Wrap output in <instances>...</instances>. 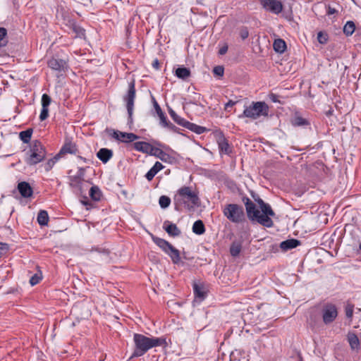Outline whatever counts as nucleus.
I'll return each mask as SVG.
<instances>
[{"label":"nucleus","mask_w":361,"mask_h":361,"mask_svg":"<svg viewBox=\"0 0 361 361\" xmlns=\"http://www.w3.org/2000/svg\"><path fill=\"white\" fill-rule=\"evenodd\" d=\"M173 204L175 209L178 212H181L183 209L192 211L195 207H200V200L198 193L191 187L183 186L174 195Z\"/></svg>","instance_id":"nucleus-1"},{"label":"nucleus","mask_w":361,"mask_h":361,"mask_svg":"<svg viewBox=\"0 0 361 361\" xmlns=\"http://www.w3.org/2000/svg\"><path fill=\"white\" fill-rule=\"evenodd\" d=\"M135 349L132 357L144 355L149 349L166 345V338L162 337H147L142 334H135L133 336Z\"/></svg>","instance_id":"nucleus-2"},{"label":"nucleus","mask_w":361,"mask_h":361,"mask_svg":"<svg viewBox=\"0 0 361 361\" xmlns=\"http://www.w3.org/2000/svg\"><path fill=\"white\" fill-rule=\"evenodd\" d=\"M269 114V106L264 102H252L249 106H245L239 118H249L253 120L260 116H267Z\"/></svg>","instance_id":"nucleus-3"},{"label":"nucleus","mask_w":361,"mask_h":361,"mask_svg":"<svg viewBox=\"0 0 361 361\" xmlns=\"http://www.w3.org/2000/svg\"><path fill=\"white\" fill-rule=\"evenodd\" d=\"M28 153L29 154L25 161L29 166L36 165L42 161L47 154L45 147L39 140L32 142Z\"/></svg>","instance_id":"nucleus-4"},{"label":"nucleus","mask_w":361,"mask_h":361,"mask_svg":"<svg viewBox=\"0 0 361 361\" xmlns=\"http://www.w3.org/2000/svg\"><path fill=\"white\" fill-rule=\"evenodd\" d=\"M224 215L230 221L240 224L245 221V213L242 206L237 204H228L223 209Z\"/></svg>","instance_id":"nucleus-5"},{"label":"nucleus","mask_w":361,"mask_h":361,"mask_svg":"<svg viewBox=\"0 0 361 361\" xmlns=\"http://www.w3.org/2000/svg\"><path fill=\"white\" fill-rule=\"evenodd\" d=\"M154 243L159 246L166 254H167L174 264H178L180 261V252L167 240L158 237H153Z\"/></svg>","instance_id":"nucleus-6"},{"label":"nucleus","mask_w":361,"mask_h":361,"mask_svg":"<svg viewBox=\"0 0 361 361\" xmlns=\"http://www.w3.org/2000/svg\"><path fill=\"white\" fill-rule=\"evenodd\" d=\"M135 81L133 80L128 84V90L126 94L123 97V100L126 103V109L128 114V123H133V114L134 109V101L135 98Z\"/></svg>","instance_id":"nucleus-7"},{"label":"nucleus","mask_w":361,"mask_h":361,"mask_svg":"<svg viewBox=\"0 0 361 361\" xmlns=\"http://www.w3.org/2000/svg\"><path fill=\"white\" fill-rule=\"evenodd\" d=\"M262 214L259 212L258 215L257 223L265 226L267 228H271L274 226V222L271 219V216H274L275 213L271 209V206L266 203L261 208Z\"/></svg>","instance_id":"nucleus-8"},{"label":"nucleus","mask_w":361,"mask_h":361,"mask_svg":"<svg viewBox=\"0 0 361 361\" xmlns=\"http://www.w3.org/2000/svg\"><path fill=\"white\" fill-rule=\"evenodd\" d=\"M322 320L325 324L332 323L338 316L336 306L331 303H326L322 310Z\"/></svg>","instance_id":"nucleus-9"},{"label":"nucleus","mask_w":361,"mask_h":361,"mask_svg":"<svg viewBox=\"0 0 361 361\" xmlns=\"http://www.w3.org/2000/svg\"><path fill=\"white\" fill-rule=\"evenodd\" d=\"M69 185L76 194L82 195L85 190L89 182L76 176L68 177Z\"/></svg>","instance_id":"nucleus-10"},{"label":"nucleus","mask_w":361,"mask_h":361,"mask_svg":"<svg viewBox=\"0 0 361 361\" xmlns=\"http://www.w3.org/2000/svg\"><path fill=\"white\" fill-rule=\"evenodd\" d=\"M261 6L266 11L274 14H279L283 10V4L278 0H260Z\"/></svg>","instance_id":"nucleus-11"},{"label":"nucleus","mask_w":361,"mask_h":361,"mask_svg":"<svg viewBox=\"0 0 361 361\" xmlns=\"http://www.w3.org/2000/svg\"><path fill=\"white\" fill-rule=\"evenodd\" d=\"M47 66L51 69L58 72H65L68 68L67 61L57 55L48 60Z\"/></svg>","instance_id":"nucleus-12"},{"label":"nucleus","mask_w":361,"mask_h":361,"mask_svg":"<svg viewBox=\"0 0 361 361\" xmlns=\"http://www.w3.org/2000/svg\"><path fill=\"white\" fill-rule=\"evenodd\" d=\"M51 102V97L47 94H44L42 96L41 103H42V110L39 115L40 121L46 120L49 116V106L50 105Z\"/></svg>","instance_id":"nucleus-13"},{"label":"nucleus","mask_w":361,"mask_h":361,"mask_svg":"<svg viewBox=\"0 0 361 361\" xmlns=\"http://www.w3.org/2000/svg\"><path fill=\"white\" fill-rule=\"evenodd\" d=\"M113 137L121 142H133L138 139V136L133 133H123L120 131H114Z\"/></svg>","instance_id":"nucleus-14"},{"label":"nucleus","mask_w":361,"mask_h":361,"mask_svg":"<svg viewBox=\"0 0 361 361\" xmlns=\"http://www.w3.org/2000/svg\"><path fill=\"white\" fill-rule=\"evenodd\" d=\"M217 143L219 149V152L221 153H224L225 154H230L232 152L231 147L228 144V140L225 138L224 135H220L217 138Z\"/></svg>","instance_id":"nucleus-15"},{"label":"nucleus","mask_w":361,"mask_h":361,"mask_svg":"<svg viewBox=\"0 0 361 361\" xmlns=\"http://www.w3.org/2000/svg\"><path fill=\"white\" fill-rule=\"evenodd\" d=\"M163 228L169 235L173 237L178 236L181 233L178 226L169 221H165L164 222Z\"/></svg>","instance_id":"nucleus-16"},{"label":"nucleus","mask_w":361,"mask_h":361,"mask_svg":"<svg viewBox=\"0 0 361 361\" xmlns=\"http://www.w3.org/2000/svg\"><path fill=\"white\" fill-rule=\"evenodd\" d=\"M18 190L21 196L25 198L31 197L33 193V190L30 185L25 181H23L18 183Z\"/></svg>","instance_id":"nucleus-17"},{"label":"nucleus","mask_w":361,"mask_h":361,"mask_svg":"<svg viewBox=\"0 0 361 361\" xmlns=\"http://www.w3.org/2000/svg\"><path fill=\"white\" fill-rule=\"evenodd\" d=\"M247 215L251 221H258V215H259V210L257 209L256 205L252 202L251 203L245 205Z\"/></svg>","instance_id":"nucleus-18"},{"label":"nucleus","mask_w":361,"mask_h":361,"mask_svg":"<svg viewBox=\"0 0 361 361\" xmlns=\"http://www.w3.org/2000/svg\"><path fill=\"white\" fill-rule=\"evenodd\" d=\"M134 148L138 152L149 153L151 154L154 147L148 142L140 141L134 143Z\"/></svg>","instance_id":"nucleus-19"},{"label":"nucleus","mask_w":361,"mask_h":361,"mask_svg":"<svg viewBox=\"0 0 361 361\" xmlns=\"http://www.w3.org/2000/svg\"><path fill=\"white\" fill-rule=\"evenodd\" d=\"M300 245V240H298L297 239H294V238H290V239H288L286 240L282 241L280 243V247L283 251H288L289 250L297 247Z\"/></svg>","instance_id":"nucleus-20"},{"label":"nucleus","mask_w":361,"mask_h":361,"mask_svg":"<svg viewBox=\"0 0 361 361\" xmlns=\"http://www.w3.org/2000/svg\"><path fill=\"white\" fill-rule=\"evenodd\" d=\"M151 154L159 158L162 161L168 163H171L173 159V157L171 155L164 152L162 149L154 147Z\"/></svg>","instance_id":"nucleus-21"},{"label":"nucleus","mask_w":361,"mask_h":361,"mask_svg":"<svg viewBox=\"0 0 361 361\" xmlns=\"http://www.w3.org/2000/svg\"><path fill=\"white\" fill-rule=\"evenodd\" d=\"M78 152L77 147L75 144L73 143L72 142H66L61 149L59 151V153L58 154L59 156L61 154H76Z\"/></svg>","instance_id":"nucleus-22"},{"label":"nucleus","mask_w":361,"mask_h":361,"mask_svg":"<svg viewBox=\"0 0 361 361\" xmlns=\"http://www.w3.org/2000/svg\"><path fill=\"white\" fill-rule=\"evenodd\" d=\"M112 156V150L107 148H102L97 153V158L104 164L108 162Z\"/></svg>","instance_id":"nucleus-23"},{"label":"nucleus","mask_w":361,"mask_h":361,"mask_svg":"<svg viewBox=\"0 0 361 361\" xmlns=\"http://www.w3.org/2000/svg\"><path fill=\"white\" fill-rule=\"evenodd\" d=\"M164 169V166L159 161H156L154 165L147 171L145 174V178L147 180H152L156 174Z\"/></svg>","instance_id":"nucleus-24"},{"label":"nucleus","mask_w":361,"mask_h":361,"mask_svg":"<svg viewBox=\"0 0 361 361\" xmlns=\"http://www.w3.org/2000/svg\"><path fill=\"white\" fill-rule=\"evenodd\" d=\"M193 291L195 298H199L200 300H203L207 295V293L204 290V288L201 283H193Z\"/></svg>","instance_id":"nucleus-25"},{"label":"nucleus","mask_w":361,"mask_h":361,"mask_svg":"<svg viewBox=\"0 0 361 361\" xmlns=\"http://www.w3.org/2000/svg\"><path fill=\"white\" fill-rule=\"evenodd\" d=\"M169 113L171 118L176 122L178 125L181 126L184 128L186 127L188 121L178 116L172 109H169Z\"/></svg>","instance_id":"nucleus-26"},{"label":"nucleus","mask_w":361,"mask_h":361,"mask_svg":"<svg viewBox=\"0 0 361 361\" xmlns=\"http://www.w3.org/2000/svg\"><path fill=\"white\" fill-rule=\"evenodd\" d=\"M185 128L191 130L192 132L195 133L197 135H200L208 131V129L207 128L198 126L193 123H190V121H188V123H187Z\"/></svg>","instance_id":"nucleus-27"},{"label":"nucleus","mask_w":361,"mask_h":361,"mask_svg":"<svg viewBox=\"0 0 361 361\" xmlns=\"http://www.w3.org/2000/svg\"><path fill=\"white\" fill-rule=\"evenodd\" d=\"M190 71L189 68L185 67H178L176 70L175 75L177 78L182 79V80H186L190 76Z\"/></svg>","instance_id":"nucleus-28"},{"label":"nucleus","mask_w":361,"mask_h":361,"mask_svg":"<svg viewBox=\"0 0 361 361\" xmlns=\"http://www.w3.org/2000/svg\"><path fill=\"white\" fill-rule=\"evenodd\" d=\"M153 104H154V109H155L158 116L159 117L160 125L162 126L164 123H166V121H168L167 117L166 116L165 114L163 112L160 106L159 105V104L157 103V102L155 100L154 98H153Z\"/></svg>","instance_id":"nucleus-29"},{"label":"nucleus","mask_w":361,"mask_h":361,"mask_svg":"<svg viewBox=\"0 0 361 361\" xmlns=\"http://www.w3.org/2000/svg\"><path fill=\"white\" fill-rule=\"evenodd\" d=\"M89 195L92 200L99 201L101 200L102 193L98 186L93 185L90 189Z\"/></svg>","instance_id":"nucleus-30"},{"label":"nucleus","mask_w":361,"mask_h":361,"mask_svg":"<svg viewBox=\"0 0 361 361\" xmlns=\"http://www.w3.org/2000/svg\"><path fill=\"white\" fill-rule=\"evenodd\" d=\"M348 341L351 349L357 350L360 348V341L356 334L353 333L348 334Z\"/></svg>","instance_id":"nucleus-31"},{"label":"nucleus","mask_w":361,"mask_h":361,"mask_svg":"<svg viewBox=\"0 0 361 361\" xmlns=\"http://www.w3.org/2000/svg\"><path fill=\"white\" fill-rule=\"evenodd\" d=\"M192 232L197 235H202L205 232L204 225L201 220H197L195 221L192 225Z\"/></svg>","instance_id":"nucleus-32"},{"label":"nucleus","mask_w":361,"mask_h":361,"mask_svg":"<svg viewBox=\"0 0 361 361\" xmlns=\"http://www.w3.org/2000/svg\"><path fill=\"white\" fill-rule=\"evenodd\" d=\"M49 221V215L47 211L40 210L37 214V222L40 226H47Z\"/></svg>","instance_id":"nucleus-33"},{"label":"nucleus","mask_w":361,"mask_h":361,"mask_svg":"<svg viewBox=\"0 0 361 361\" xmlns=\"http://www.w3.org/2000/svg\"><path fill=\"white\" fill-rule=\"evenodd\" d=\"M273 47L275 51L283 53L286 48V44L284 40L281 39H277L274 40Z\"/></svg>","instance_id":"nucleus-34"},{"label":"nucleus","mask_w":361,"mask_h":361,"mask_svg":"<svg viewBox=\"0 0 361 361\" xmlns=\"http://www.w3.org/2000/svg\"><path fill=\"white\" fill-rule=\"evenodd\" d=\"M291 123L294 126H305L310 124L309 121L307 119L298 115L295 116L293 118Z\"/></svg>","instance_id":"nucleus-35"},{"label":"nucleus","mask_w":361,"mask_h":361,"mask_svg":"<svg viewBox=\"0 0 361 361\" xmlns=\"http://www.w3.org/2000/svg\"><path fill=\"white\" fill-rule=\"evenodd\" d=\"M355 23L349 20L348 21L343 27V32L347 36H350L355 32Z\"/></svg>","instance_id":"nucleus-36"},{"label":"nucleus","mask_w":361,"mask_h":361,"mask_svg":"<svg viewBox=\"0 0 361 361\" xmlns=\"http://www.w3.org/2000/svg\"><path fill=\"white\" fill-rule=\"evenodd\" d=\"M32 134V129H27L26 130L21 131L19 134L20 140L24 143H28L31 139Z\"/></svg>","instance_id":"nucleus-37"},{"label":"nucleus","mask_w":361,"mask_h":361,"mask_svg":"<svg viewBox=\"0 0 361 361\" xmlns=\"http://www.w3.org/2000/svg\"><path fill=\"white\" fill-rule=\"evenodd\" d=\"M72 30L73 32L75 34V37H84L85 35V30L80 25L76 23H73Z\"/></svg>","instance_id":"nucleus-38"},{"label":"nucleus","mask_w":361,"mask_h":361,"mask_svg":"<svg viewBox=\"0 0 361 361\" xmlns=\"http://www.w3.org/2000/svg\"><path fill=\"white\" fill-rule=\"evenodd\" d=\"M241 245L239 243L234 242L230 247V253L233 257H237L241 251Z\"/></svg>","instance_id":"nucleus-39"},{"label":"nucleus","mask_w":361,"mask_h":361,"mask_svg":"<svg viewBox=\"0 0 361 361\" xmlns=\"http://www.w3.org/2000/svg\"><path fill=\"white\" fill-rule=\"evenodd\" d=\"M7 43V30L4 27H0V47H5Z\"/></svg>","instance_id":"nucleus-40"},{"label":"nucleus","mask_w":361,"mask_h":361,"mask_svg":"<svg viewBox=\"0 0 361 361\" xmlns=\"http://www.w3.org/2000/svg\"><path fill=\"white\" fill-rule=\"evenodd\" d=\"M171 202L170 197L166 195H161L159 200V204L162 209L169 207Z\"/></svg>","instance_id":"nucleus-41"},{"label":"nucleus","mask_w":361,"mask_h":361,"mask_svg":"<svg viewBox=\"0 0 361 361\" xmlns=\"http://www.w3.org/2000/svg\"><path fill=\"white\" fill-rule=\"evenodd\" d=\"M329 39L328 34L324 31H319L317 33V40L321 44H325Z\"/></svg>","instance_id":"nucleus-42"},{"label":"nucleus","mask_w":361,"mask_h":361,"mask_svg":"<svg viewBox=\"0 0 361 361\" xmlns=\"http://www.w3.org/2000/svg\"><path fill=\"white\" fill-rule=\"evenodd\" d=\"M59 157L60 156L59 154H57L53 159H50L48 160V161L44 165V169L47 171H49L53 167V166L55 164V163L59 159Z\"/></svg>","instance_id":"nucleus-43"},{"label":"nucleus","mask_w":361,"mask_h":361,"mask_svg":"<svg viewBox=\"0 0 361 361\" xmlns=\"http://www.w3.org/2000/svg\"><path fill=\"white\" fill-rule=\"evenodd\" d=\"M161 126L164 128H167L174 133H180V129L169 121H166V123H164Z\"/></svg>","instance_id":"nucleus-44"},{"label":"nucleus","mask_w":361,"mask_h":361,"mask_svg":"<svg viewBox=\"0 0 361 361\" xmlns=\"http://www.w3.org/2000/svg\"><path fill=\"white\" fill-rule=\"evenodd\" d=\"M354 306L353 305H347L345 308V315L347 318L351 319L353 315Z\"/></svg>","instance_id":"nucleus-45"},{"label":"nucleus","mask_w":361,"mask_h":361,"mask_svg":"<svg viewBox=\"0 0 361 361\" xmlns=\"http://www.w3.org/2000/svg\"><path fill=\"white\" fill-rule=\"evenodd\" d=\"M213 73L215 75L223 76L224 73V68L221 66H215L213 69Z\"/></svg>","instance_id":"nucleus-46"},{"label":"nucleus","mask_w":361,"mask_h":361,"mask_svg":"<svg viewBox=\"0 0 361 361\" xmlns=\"http://www.w3.org/2000/svg\"><path fill=\"white\" fill-rule=\"evenodd\" d=\"M42 279V277L38 274H34L30 279V283L31 286H35L39 283L40 280Z\"/></svg>","instance_id":"nucleus-47"},{"label":"nucleus","mask_w":361,"mask_h":361,"mask_svg":"<svg viewBox=\"0 0 361 361\" xmlns=\"http://www.w3.org/2000/svg\"><path fill=\"white\" fill-rule=\"evenodd\" d=\"M239 35H240V37L242 38V39L244 40V39H247L249 36L248 29L246 27H243L240 30Z\"/></svg>","instance_id":"nucleus-48"},{"label":"nucleus","mask_w":361,"mask_h":361,"mask_svg":"<svg viewBox=\"0 0 361 361\" xmlns=\"http://www.w3.org/2000/svg\"><path fill=\"white\" fill-rule=\"evenodd\" d=\"M8 248L7 243H0V258L7 252Z\"/></svg>","instance_id":"nucleus-49"},{"label":"nucleus","mask_w":361,"mask_h":361,"mask_svg":"<svg viewBox=\"0 0 361 361\" xmlns=\"http://www.w3.org/2000/svg\"><path fill=\"white\" fill-rule=\"evenodd\" d=\"M85 169L83 167H79L78 170L75 176L85 179Z\"/></svg>","instance_id":"nucleus-50"},{"label":"nucleus","mask_w":361,"mask_h":361,"mask_svg":"<svg viewBox=\"0 0 361 361\" xmlns=\"http://www.w3.org/2000/svg\"><path fill=\"white\" fill-rule=\"evenodd\" d=\"M337 13L338 11L336 8L331 7V6H328L326 8V15L331 16Z\"/></svg>","instance_id":"nucleus-51"},{"label":"nucleus","mask_w":361,"mask_h":361,"mask_svg":"<svg viewBox=\"0 0 361 361\" xmlns=\"http://www.w3.org/2000/svg\"><path fill=\"white\" fill-rule=\"evenodd\" d=\"M269 97L270 99V100L274 102V103H280V101L278 99V97L279 96L276 94H274V93H271L269 95Z\"/></svg>","instance_id":"nucleus-52"},{"label":"nucleus","mask_w":361,"mask_h":361,"mask_svg":"<svg viewBox=\"0 0 361 361\" xmlns=\"http://www.w3.org/2000/svg\"><path fill=\"white\" fill-rule=\"evenodd\" d=\"M228 45L225 44L224 46H222L219 50V55H224L227 51H228Z\"/></svg>","instance_id":"nucleus-53"},{"label":"nucleus","mask_w":361,"mask_h":361,"mask_svg":"<svg viewBox=\"0 0 361 361\" xmlns=\"http://www.w3.org/2000/svg\"><path fill=\"white\" fill-rule=\"evenodd\" d=\"M237 103V102H234L233 100H229L226 104H225V107H224V109L226 111L228 110V109L229 107H232L235 104Z\"/></svg>","instance_id":"nucleus-54"},{"label":"nucleus","mask_w":361,"mask_h":361,"mask_svg":"<svg viewBox=\"0 0 361 361\" xmlns=\"http://www.w3.org/2000/svg\"><path fill=\"white\" fill-rule=\"evenodd\" d=\"M152 67L156 69V70H159V68H160V64H159V61L157 59H155L153 61H152Z\"/></svg>","instance_id":"nucleus-55"},{"label":"nucleus","mask_w":361,"mask_h":361,"mask_svg":"<svg viewBox=\"0 0 361 361\" xmlns=\"http://www.w3.org/2000/svg\"><path fill=\"white\" fill-rule=\"evenodd\" d=\"M242 201L245 204V206L252 202L250 198L246 196L243 197Z\"/></svg>","instance_id":"nucleus-56"},{"label":"nucleus","mask_w":361,"mask_h":361,"mask_svg":"<svg viewBox=\"0 0 361 361\" xmlns=\"http://www.w3.org/2000/svg\"><path fill=\"white\" fill-rule=\"evenodd\" d=\"M99 251L105 257H108L109 254V251L108 250H99Z\"/></svg>","instance_id":"nucleus-57"},{"label":"nucleus","mask_w":361,"mask_h":361,"mask_svg":"<svg viewBox=\"0 0 361 361\" xmlns=\"http://www.w3.org/2000/svg\"><path fill=\"white\" fill-rule=\"evenodd\" d=\"M256 201L257 202L258 204L259 205L260 209L262 208V207L264 206V204H266L261 198H258L257 200H256Z\"/></svg>","instance_id":"nucleus-58"},{"label":"nucleus","mask_w":361,"mask_h":361,"mask_svg":"<svg viewBox=\"0 0 361 361\" xmlns=\"http://www.w3.org/2000/svg\"><path fill=\"white\" fill-rule=\"evenodd\" d=\"M78 158H79L80 160H82L84 162H85V161H86V159H85V158H84V157H82L79 156V157H78Z\"/></svg>","instance_id":"nucleus-59"},{"label":"nucleus","mask_w":361,"mask_h":361,"mask_svg":"<svg viewBox=\"0 0 361 361\" xmlns=\"http://www.w3.org/2000/svg\"><path fill=\"white\" fill-rule=\"evenodd\" d=\"M358 252H361V242L359 245V250H358Z\"/></svg>","instance_id":"nucleus-60"},{"label":"nucleus","mask_w":361,"mask_h":361,"mask_svg":"<svg viewBox=\"0 0 361 361\" xmlns=\"http://www.w3.org/2000/svg\"><path fill=\"white\" fill-rule=\"evenodd\" d=\"M82 204H85V205H87L88 204V202H82Z\"/></svg>","instance_id":"nucleus-61"}]
</instances>
